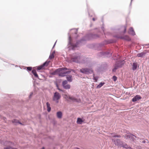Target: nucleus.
Here are the masks:
<instances>
[{"label":"nucleus","instance_id":"1","mask_svg":"<svg viewBox=\"0 0 149 149\" xmlns=\"http://www.w3.org/2000/svg\"><path fill=\"white\" fill-rule=\"evenodd\" d=\"M98 37V36L97 34H89L86 35L81 40L77 41L76 44H74L71 42V37H69L68 44L72 47V49H73L75 47H77L78 45L80 43H82L83 41L88 40L92 38H96Z\"/></svg>","mask_w":149,"mask_h":149},{"label":"nucleus","instance_id":"2","mask_svg":"<svg viewBox=\"0 0 149 149\" xmlns=\"http://www.w3.org/2000/svg\"><path fill=\"white\" fill-rule=\"evenodd\" d=\"M81 55V54L79 53H76L73 54L71 58L72 61L76 63H78L80 59Z\"/></svg>","mask_w":149,"mask_h":149},{"label":"nucleus","instance_id":"3","mask_svg":"<svg viewBox=\"0 0 149 149\" xmlns=\"http://www.w3.org/2000/svg\"><path fill=\"white\" fill-rule=\"evenodd\" d=\"M124 63V60L121 61H118L116 62L114 68L112 70V71L113 72H115L117 69L122 67Z\"/></svg>","mask_w":149,"mask_h":149},{"label":"nucleus","instance_id":"4","mask_svg":"<svg viewBox=\"0 0 149 149\" xmlns=\"http://www.w3.org/2000/svg\"><path fill=\"white\" fill-rule=\"evenodd\" d=\"M80 71L81 73L86 74H91L93 72V71L91 69L88 68H82L80 69Z\"/></svg>","mask_w":149,"mask_h":149},{"label":"nucleus","instance_id":"5","mask_svg":"<svg viewBox=\"0 0 149 149\" xmlns=\"http://www.w3.org/2000/svg\"><path fill=\"white\" fill-rule=\"evenodd\" d=\"M61 95L58 92H56L54 93L53 98V100L56 101L57 103L58 102V100L61 98Z\"/></svg>","mask_w":149,"mask_h":149},{"label":"nucleus","instance_id":"6","mask_svg":"<svg viewBox=\"0 0 149 149\" xmlns=\"http://www.w3.org/2000/svg\"><path fill=\"white\" fill-rule=\"evenodd\" d=\"M69 70L66 68H59L56 69L55 71L50 72V74L51 75H54L56 74L57 73L60 72L62 70Z\"/></svg>","mask_w":149,"mask_h":149},{"label":"nucleus","instance_id":"7","mask_svg":"<svg viewBox=\"0 0 149 149\" xmlns=\"http://www.w3.org/2000/svg\"><path fill=\"white\" fill-rule=\"evenodd\" d=\"M112 141H113L114 144L120 147L123 142L118 139H112Z\"/></svg>","mask_w":149,"mask_h":149},{"label":"nucleus","instance_id":"8","mask_svg":"<svg viewBox=\"0 0 149 149\" xmlns=\"http://www.w3.org/2000/svg\"><path fill=\"white\" fill-rule=\"evenodd\" d=\"M111 54V53L109 52H101L97 54V55L99 57H102V56H105L107 55H110V56Z\"/></svg>","mask_w":149,"mask_h":149},{"label":"nucleus","instance_id":"9","mask_svg":"<svg viewBox=\"0 0 149 149\" xmlns=\"http://www.w3.org/2000/svg\"><path fill=\"white\" fill-rule=\"evenodd\" d=\"M68 98L71 100L72 101L74 102H81V100L79 99H77L73 97L68 96L67 97Z\"/></svg>","mask_w":149,"mask_h":149},{"label":"nucleus","instance_id":"10","mask_svg":"<svg viewBox=\"0 0 149 149\" xmlns=\"http://www.w3.org/2000/svg\"><path fill=\"white\" fill-rule=\"evenodd\" d=\"M71 72L70 70L66 71L64 72H62V71L60 72H59L58 75L59 76L63 77L66 76V74H68L70 73Z\"/></svg>","mask_w":149,"mask_h":149},{"label":"nucleus","instance_id":"11","mask_svg":"<svg viewBox=\"0 0 149 149\" xmlns=\"http://www.w3.org/2000/svg\"><path fill=\"white\" fill-rule=\"evenodd\" d=\"M141 98V97L139 95H137L132 98V101L133 102H135L139 100Z\"/></svg>","mask_w":149,"mask_h":149},{"label":"nucleus","instance_id":"12","mask_svg":"<svg viewBox=\"0 0 149 149\" xmlns=\"http://www.w3.org/2000/svg\"><path fill=\"white\" fill-rule=\"evenodd\" d=\"M121 147H123L124 148H125L127 149H132L129 146H128L124 142H123Z\"/></svg>","mask_w":149,"mask_h":149},{"label":"nucleus","instance_id":"13","mask_svg":"<svg viewBox=\"0 0 149 149\" xmlns=\"http://www.w3.org/2000/svg\"><path fill=\"white\" fill-rule=\"evenodd\" d=\"M120 39H123L128 41L131 40L130 38L128 36H121L120 37Z\"/></svg>","mask_w":149,"mask_h":149},{"label":"nucleus","instance_id":"14","mask_svg":"<svg viewBox=\"0 0 149 149\" xmlns=\"http://www.w3.org/2000/svg\"><path fill=\"white\" fill-rule=\"evenodd\" d=\"M146 53L144 52H142L137 54V56L139 57H143L145 56Z\"/></svg>","mask_w":149,"mask_h":149},{"label":"nucleus","instance_id":"15","mask_svg":"<svg viewBox=\"0 0 149 149\" xmlns=\"http://www.w3.org/2000/svg\"><path fill=\"white\" fill-rule=\"evenodd\" d=\"M129 33L132 35L133 36H134L135 35V33L133 29L132 28H130L129 29Z\"/></svg>","mask_w":149,"mask_h":149},{"label":"nucleus","instance_id":"16","mask_svg":"<svg viewBox=\"0 0 149 149\" xmlns=\"http://www.w3.org/2000/svg\"><path fill=\"white\" fill-rule=\"evenodd\" d=\"M137 68V63H133L132 70H136Z\"/></svg>","mask_w":149,"mask_h":149},{"label":"nucleus","instance_id":"17","mask_svg":"<svg viewBox=\"0 0 149 149\" xmlns=\"http://www.w3.org/2000/svg\"><path fill=\"white\" fill-rule=\"evenodd\" d=\"M32 74L34 75V76L36 78H38V74H37L36 72V70H33L32 71Z\"/></svg>","mask_w":149,"mask_h":149},{"label":"nucleus","instance_id":"18","mask_svg":"<svg viewBox=\"0 0 149 149\" xmlns=\"http://www.w3.org/2000/svg\"><path fill=\"white\" fill-rule=\"evenodd\" d=\"M57 116L59 118H62V113L61 111H58L57 113Z\"/></svg>","mask_w":149,"mask_h":149},{"label":"nucleus","instance_id":"19","mask_svg":"<svg viewBox=\"0 0 149 149\" xmlns=\"http://www.w3.org/2000/svg\"><path fill=\"white\" fill-rule=\"evenodd\" d=\"M47 106V110L48 112H50L51 110V108L50 107V104L48 102H47L46 103Z\"/></svg>","mask_w":149,"mask_h":149},{"label":"nucleus","instance_id":"20","mask_svg":"<svg viewBox=\"0 0 149 149\" xmlns=\"http://www.w3.org/2000/svg\"><path fill=\"white\" fill-rule=\"evenodd\" d=\"M83 122V121L82 119L79 118H77V123L79 124H81Z\"/></svg>","mask_w":149,"mask_h":149},{"label":"nucleus","instance_id":"21","mask_svg":"<svg viewBox=\"0 0 149 149\" xmlns=\"http://www.w3.org/2000/svg\"><path fill=\"white\" fill-rule=\"evenodd\" d=\"M13 123H14L15 125H17V123H19L20 124H22V123L18 121V120L16 119H14L12 120Z\"/></svg>","mask_w":149,"mask_h":149},{"label":"nucleus","instance_id":"22","mask_svg":"<svg viewBox=\"0 0 149 149\" xmlns=\"http://www.w3.org/2000/svg\"><path fill=\"white\" fill-rule=\"evenodd\" d=\"M72 76L71 75H69L66 77V79L68 81L70 82L72 81Z\"/></svg>","mask_w":149,"mask_h":149},{"label":"nucleus","instance_id":"23","mask_svg":"<svg viewBox=\"0 0 149 149\" xmlns=\"http://www.w3.org/2000/svg\"><path fill=\"white\" fill-rule=\"evenodd\" d=\"M127 25H125L124 26H122L121 28L124 30L123 33H125L126 30Z\"/></svg>","mask_w":149,"mask_h":149},{"label":"nucleus","instance_id":"24","mask_svg":"<svg viewBox=\"0 0 149 149\" xmlns=\"http://www.w3.org/2000/svg\"><path fill=\"white\" fill-rule=\"evenodd\" d=\"M63 87L65 89H68L70 88V86L69 84H67L63 86Z\"/></svg>","mask_w":149,"mask_h":149},{"label":"nucleus","instance_id":"25","mask_svg":"<svg viewBox=\"0 0 149 149\" xmlns=\"http://www.w3.org/2000/svg\"><path fill=\"white\" fill-rule=\"evenodd\" d=\"M111 42H107V41H105V42H104V43H101L100 44H99V46L100 47H102L103 46L104 44H108V43H111Z\"/></svg>","mask_w":149,"mask_h":149},{"label":"nucleus","instance_id":"26","mask_svg":"<svg viewBox=\"0 0 149 149\" xmlns=\"http://www.w3.org/2000/svg\"><path fill=\"white\" fill-rule=\"evenodd\" d=\"M111 134V136L113 137L120 138L121 137V136L120 135H116L114 133H112Z\"/></svg>","mask_w":149,"mask_h":149},{"label":"nucleus","instance_id":"27","mask_svg":"<svg viewBox=\"0 0 149 149\" xmlns=\"http://www.w3.org/2000/svg\"><path fill=\"white\" fill-rule=\"evenodd\" d=\"M104 84V82H101L99 85H98L97 87V88H100Z\"/></svg>","mask_w":149,"mask_h":149},{"label":"nucleus","instance_id":"28","mask_svg":"<svg viewBox=\"0 0 149 149\" xmlns=\"http://www.w3.org/2000/svg\"><path fill=\"white\" fill-rule=\"evenodd\" d=\"M49 61H46L42 65V66L43 67L44 66H47L49 64Z\"/></svg>","mask_w":149,"mask_h":149},{"label":"nucleus","instance_id":"29","mask_svg":"<svg viewBox=\"0 0 149 149\" xmlns=\"http://www.w3.org/2000/svg\"><path fill=\"white\" fill-rule=\"evenodd\" d=\"M55 53V52H53L49 56V58L50 59H52L54 57V54Z\"/></svg>","mask_w":149,"mask_h":149},{"label":"nucleus","instance_id":"30","mask_svg":"<svg viewBox=\"0 0 149 149\" xmlns=\"http://www.w3.org/2000/svg\"><path fill=\"white\" fill-rule=\"evenodd\" d=\"M68 83V82L66 80H65L63 81L62 82V85L63 86H64L67 85Z\"/></svg>","mask_w":149,"mask_h":149},{"label":"nucleus","instance_id":"31","mask_svg":"<svg viewBox=\"0 0 149 149\" xmlns=\"http://www.w3.org/2000/svg\"><path fill=\"white\" fill-rule=\"evenodd\" d=\"M133 136H135V137H136V136L133 134H131V137L130 139H132L133 141H134V138L133 137Z\"/></svg>","mask_w":149,"mask_h":149},{"label":"nucleus","instance_id":"32","mask_svg":"<svg viewBox=\"0 0 149 149\" xmlns=\"http://www.w3.org/2000/svg\"><path fill=\"white\" fill-rule=\"evenodd\" d=\"M43 66H42V65H41V66H38V68H37V70H41L43 68Z\"/></svg>","mask_w":149,"mask_h":149},{"label":"nucleus","instance_id":"33","mask_svg":"<svg viewBox=\"0 0 149 149\" xmlns=\"http://www.w3.org/2000/svg\"><path fill=\"white\" fill-rule=\"evenodd\" d=\"M113 79L114 81H115L117 79V78L116 76H113Z\"/></svg>","mask_w":149,"mask_h":149},{"label":"nucleus","instance_id":"34","mask_svg":"<svg viewBox=\"0 0 149 149\" xmlns=\"http://www.w3.org/2000/svg\"><path fill=\"white\" fill-rule=\"evenodd\" d=\"M125 137L126 139H128V138H130V137H131V134H130V135H126L125 136Z\"/></svg>","mask_w":149,"mask_h":149},{"label":"nucleus","instance_id":"35","mask_svg":"<svg viewBox=\"0 0 149 149\" xmlns=\"http://www.w3.org/2000/svg\"><path fill=\"white\" fill-rule=\"evenodd\" d=\"M93 79L94 80H95L96 81H97V80L98 78L97 77H95V74H93Z\"/></svg>","mask_w":149,"mask_h":149},{"label":"nucleus","instance_id":"36","mask_svg":"<svg viewBox=\"0 0 149 149\" xmlns=\"http://www.w3.org/2000/svg\"><path fill=\"white\" fill-rule=\"evenodd\" d=\"M32 67H27V70L29 71H30L32 70Z\"/></svg>","mask_w":149,"mask_h":149},{"label":"nucleus","instance_id":"37","mask_svg":"<svg viewBox=\"0 0 149 149\" xmlns=\"http://www.w3.org/2000/svg\"><path fill=\"white\" fill-rule=\"evenodd\" d=\"M56 86L57 88L59 90L61 91H62V90H61L60 88H58V84L56 83Z\"/></svg>","mask_w":149,"mask_h":149},{"label":"nucleus","instance_id":"38","mask_svg":"<svg viewBox=\"0 0 149 149\" xmlns=\"http://www.w3.org/2000/svg\"><path fill=\"white\" fill-rule=\"evenodd\" d=\"M33 94V93H31V94L29 96V98H30L31 97V96H32Z\"/></svg>","mask_w":149,"mask_h":149},{"label":"nucleus","instance_id":"39","mask_svg":"<svg viewBox=\"0 0 149 149\" xmlns=\"http://www.w3.org/2000/svg\"><path fill=\"white\" fill-rule=\"evenodd\" d=\"M77 30H76V31L75 32V33L76 34H77Z\"/></svg>","mask_w":149,"mask_h":149},{"label":"nucleus","instance_id":"40","mask_svg":"<svg viewBox=\"0 0 149 149\" xmlns=\"http://www.w3.org/2000/svg\"><path fill=\"white\" fill-rule=\"evenodd\" d=\"M4 149H10V148H8V147H7V148H5Z\"/></svg>","mask_w":149,"mask_h":149},{"label":"nucleus","instance_id":"41","mask_svg":"<svg viewBox=\"0 0 149 149\" xmlns=\"http://www.w3.org/2000/svg\"><path fill=\"white\" fill-rule=\"evenodd\" d=\"M142 143H146V141H142Z\"/></svg>","mask_w":149,"mask_h":149},{"label":"nucleus","instance_id":"42","mask_svg":"<svg viewBox=\"0 0 149 149\" xmlns=\"http://www.w3.org/2000/svg\"><path fill=\"white\" fill-rule=\"evenodd\" d=\"M92 19L93 21H95V19L94 18H93Z\"/></svg>","mask_w":149,"mask_h":149},{"label":"nucleus","instance_id":"43","mask_svg":"<svg viewBox=\"0 0 149 149\" xmlns=\"http://www.w3.org/2000/svg\"><path fill=\"white\" fill-rule=\"evenodd\" d=\"M56 42H55V44H54V46H53V48H54V47L55 46V44H56Z\"/></svg>","mask_w":149,"mask_h":149},{"label":"nucleus","instance_id":"44","mask_svg":"<svg viewBox=\"0 0 149 149\" xmlns=\"http://www.w3.org/2000/svg\"><path fill=\"white\" fill-rule=\"evenodd\" d=\"M74 149H79V148H74Z\"/></svg>","mask_w":149,"mask_h":149},{"label":"nucleus","instance_id":"45","mask_svg":"<svg viewBox=\"0 0 149 149\" xmlns=\"http://www.w3.org/2000/svg\"><path fill=\"white\" fill-rule=\"evenodd\" d=\"M72 70V71H73V70Z\"/></svg>","mask_w":149,"mask_h":149},{"label":"nucleus","instance_id":"46","mask_svg":"<svg viewBox=\"0 0 149 149\" xmlns=\"http://www.w3.org/2000/svg\"><path fill=\"white\" fill-rule=\"evenodd\" d=\"M16 149V148H15V149Z\"/></svg>","mask_w":149,"mask_h":149}]
</instances>
